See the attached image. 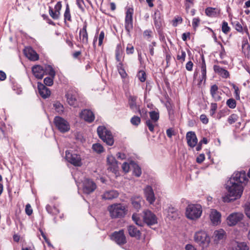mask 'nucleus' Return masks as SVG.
Segmentation results:
<instances>
[{
  "mask_svg": "<svg viewBox=\"0 0 250 250\" xmlns=\"http://www.w3.org/2000/svg\"><path fill=\"white\" fill-rule=\"evenodd\" d=\"M217 108V105L216 103H212L210 105V115L213 116L215 113Z\"/></svg>",
  "mask_w": 250,
  "mask_h": 250,
  "instance_id": "50",
  "label": "nucleus"
},
{
  "mask_svg": "<svg viewBox=\"0 0 250 250\" xmlns=\"http://www.w3.org/2000/svg\"><path fill=\"white\" fill-rule=\"evenodd\" d=\"M77 4L79 8L82 11H84V8L83 5H84V3L83 0H76Z\"/></svg>",
  "mask_w": 250,
  "mask_h": 250,
  "instance_id": "58",
  "label": "nucleus"
},
{
  "mask_svg": "<svg viewBox=\"0 0 250 250\" xmlns=\"http://www.w3.org/2000/svg\"><path fill=\"white\" fill-rule=\"evenodd\" d=\"M87 23L84 22L83 28L79 32V38L83 44L87 45L88 43V33L87 32Z\"/></svg>",
  "mask_w": 250,
  "mask_h": 250,
  "instance_id": "17",
  "label": "nucleus"
},
{
  "mask_svg": "<svg viewBox=\"0 0 250 250\" xmlns=\"http://www.w3.org/2000/svg\"><path fill=\"white\" fill-rule=\"evenodd\" d=\"M24 53L26 57L30 60L35 61L39 59L37 53L30 47H25L24 49Z\"/></svg>",
  "mask_w": 250,
  "mask_h": 250,
  "instance_id": "20",
  "label": "nucleus"
},
{
  "mask_svg": "<svg viewBox=\"0 0 250 250\" xmlns=\"http://www.w3.org/2000/svg\"><path fill=\"white\" fill-rule=\"evenodd\" d=\"M127 230L129 235L132 237L140 239L141 233L134 226L130 225L127 227Z\"/></svg>",
  "mask_w": 250,
  "mask_h": 250,
  "instance_id": "28",
  "label": "nucleus"
},
{
  "mask_svg": "<svg viewBox=\"0 0 250 250\" xmlns=\"http://www.w3.org/2000/svg\"><path fill=\"white\" fill-rule=\"evenodd\" d=\"M49 14L50 16L54 20H57L59 18L60 12L54 11L51 7H49Z\"/></svg>",
  "mask_w": 250,
  "mask_h": 250,
  "instance_id": "44",
  "label": "nucleus"
},
{
  "mask_svg": "<svg viewBox=\"0 0 250 250\" xmlns=\"http://www.w3.org/2000/svg\"><path fill=\"white\" fill-rule=\"evenodd\" d=\"M143 221L148 226L156 224L158 219L155 214L149 210H145L143 211Z\"/></svg>",
  "mask_w": 250,
  "mask_h": 250,
  "instance_id": "8",
  "label": "nucleus"
},
{
  "mask_svg": "<svg viewBox=\"0 0 250 250\" xmlns=\"http://www.w3.org/2000/svg\"><path fill=\"white\" fill-rule=\"evenodd\" d=\"M111 238V239L120 245H124L126 243V237L123 229L113 233Z\"/></svg>",
  "mask_w": 250,
  "mask_h": 250,
  "instance_id": "13",
  "label": "nucleus"
},
{
  "mask_svg": "<svg viewBox=\"0 0 250 250\" xmlns=\"http://www.w3.org/2000/svg\"><path fill=\"white\" fill-rule=\"evenodd\" d=\"M186 139L188 145L191 147H194L197 145L198 140L194 132H188L186 135Z\"/></svg>",
  "mask_w": 250,
  "mask_h": 250,
  "instance_id": "18",
  "label": "nucleus"
},
{
  "mask_svg": "<svg viewBox=\"0 0 250 250\" xmlns=\"http://www.w3.org/2000/svg\"><path fill=\"white\" fill-rule=\"evenodd\" d=\"M200 20L199 18H195L192 20V26L196 29L199 25Z\"/></svg>",
  "mask_w": 250,
  "mask_h": 250,
  "instance_id": "56",
  "label": "nucleus"
},
{
  "mask_svg": "<svg viewBox=\"0 0 250 250\" xmlns=\"http://www.w3.org/2000/svg\"><path fill=\"white\" fill-rule=\"evenodd\" d=\"M108 211L112 218L123 217L125 215V207L122 204H116L108 207Z\"/></svg>",
  "mask_w": 250,
  "mask_h": 250,
  "instance_id": "4",
  "label": "nucleus"
},
{
  "mask_svg": "<svg viewBox=\"0 0 250 250\" xmlns=\"http://www.w3.org/2000/svg\"><path fill=\"white\" fill-rule=\"evenodd\" d=\"M122 167L123 171L125 173H127L129 170L130 165L128 163L125 162L123 164Z\"/></svg>",
  "mask_w": 250,
  "mask_h": 250,
  "instance_id": "60",
  "label": "nucleus"
},
{
  "mask_svg": "<svg viewBox=\"0 0 250 250\" xmlns=\"http://www.w3.org/2000/svg\"><path fill=\"white\" fill-rule=\"evenodd\" d=\"M145 197L146 201L151 205L153 204L156 198L152 187L147 186L144 189Z\"/></svg>",
  "mask_w": 250,
  "mask_h": 250,
  "instance_id": "16",
  "label": "nucleus"
},
{
  "mask_svg": "<svg viewBox=\"0 0 250 250\" xmlns=\"http://www.w3.org/2000/svg\"><path fill=\"white\" fill-rule=\"evenodd\" d=\"M132 204L134 208L137 210L141 208V203L142 201V198L140 196H135L131 198Z\"/></svg>",
  "mask_w": 250,
  "mask_h": 250,
  "instance_id": "34",
  "label": "nucleus"
},
{
  "mask_svg": "<svg viewBox=\"0 0 250 250\" xmlns=\"http://www.w3.org/2000/svg\"><path fill=\"white\" fill-rule=\"evenodd\" d=\"M228 249V250H249V247L245 242L233 240L229 243Z\"/></svg>",
  "mask_w": 250,
  "mask_h": 250,
  "instance_id": "12",
  "label": "nucleus"
},
{
  "mask_svg": "<svg viewBox=\"0 0 250 250\" xmlns=\"http://www.w3.org/2000/svg\"><path fill=\"white\" fill-rule=\"evenodd\" d=\"M107 163L108 165V169L112 172L117 174L118 172L119 167L118 163L115 157L111 155H108L107 157Z\"/></svg>",
  "mask_w": 250,
  "mask_h": 250,
  "instance_id": "15",
  "label": "nucleus"
},
{
  "mask_svg": "<svg viewBox=\"0 0 250 250\" xmlns=\"http://www.w3.org/2000/svg\"><path fill=\"white\" fill-rule=\"evenodd\" d=\"M133 167V174L137 177H139L142 174V170L140 167L135 163L130 164Z\"/></svg>",
  "mask_w": 250,
  "mask_h": 250,
  "instance_id": "36",
  "label": "nucleus"
},
{
  "mask_svg": "<svg viewBox=\"0 0 250 250\" xmlns=\"http://www.w3.org/2000/svg\"><path fill=\"white\" fill-rule=\"evenodd\" d=\"M67 101L68 104L71 106L77 105V94L72 91H69L66 94Z\"/></svg>",
  "mask_w": 250,
  "mask_h": 250,
  "instance_id": "22",
  "label": "nucleus"
},
{
  "mask_svg": "<svg viewBox=\"0 0 250 250\" xmlns=\"http://www.w3.org/2000/svg\"><path fill=\"white\" fill-rule=\"evenodd\" d=\"M226 232L223 229H219L214 231L213 236L215 241L223 240L225 236Z\"/></svg>",
  "mask_w": 250,
  "mask_h": 250,
  "instance_id": "32",
  "label": "nucleus"
},
{
  "mask_svg": "<svg viewBox=\"0 0 250 250\" xmlns=\"http://www.w3.org/2000/svg\"><path fill=\"white\" fill-rule=\"evenodd\" d=\"M53 78L46 77L44 79V83L47 86H51L53 83Z\"/></svg>",
  "mask_w": 250,
  "mask_h": 250,
  "instance_id": "55",
  "label": "nucleus"
},
{
  "mask_svg": "<svg viewBox=\"0 0 250 250\" xmlns=\"http://www.w3.org/2000/svg\"><path fill=\"white\" fill-rule=\"evenodd\" d=\"M222 30L225 34H227L229 31L230 28L228 26L227 22L225 21H224L223 22L222 26Z\"/></svg>",
  "mask_w": 250,
  "mask_h": 250,
  "instance_id": "49",
  "label": "nucleus"
},
{
  "mask_svg": "<svg viewBox=\"0 0 250 250\" xmlns=\"http://www.w3.org/2000/svg\"><path fill=\"white\" fill-rule=\"evenodd\" d=\"M97 133L99 137L107 145L112 146L114 143V140L111 132L108 130L104 126H99L97 128Z\"/></svg>",
  "mask_w": 250,
  "mask_h": 250,
  "instance_id": "5",
  "label": "nucleus"
},
{
  "mask_svg": "<svg viewBox=\"0 0 250 250\" xmlns=\"http://www.w3.org/2000/svg\"><path fill=\"white\" fill-rule=\"evenodd\" d=\"M96 188V184L89 179H85L83 181V190L85 194H89L93 192Z\"/></svg>",
  "mask_w": 250,
  "mask_h": 250,
  "instance_id": "11",
  "label": "nucleus"
},
{
  "mask_svg": "<svg viewBox=\"0 0 250 250\" xmlns=\"http://www.w3.org/2000/svg\"><path fill=\"white\" fill-rule=\"evenodd\" d=\"M245 211L247 216L250 218V203L245 204Z\"/></svg>",
  "mask_w": 250,
  "mask_h": 250,
  "instance_id": "57",
  "label": "nucleus"
},
{
  "mask_svg": "<svg viewBox=\"0 0 250 250\" xmlns=\"http://www.w3.org/2000/svg\"><path fill=\"white\" fill-rule=\"evenodd\" d=\"M123 49L121 44H118L116 48L115 55L116 59L118 62L121 61L122 58L123 57Z\"/></svg>",
  "mask_w": 250,
  "mask_h": 250,
  "instance_id": "33",
  "label": "nucleus"
},
{
  "mask_svg": "<svg viewBox=\"0 0 250 250\" xmlns=\"http://www.w3.org/2000/svg\"><path fill=\"white\" fill-rule=\"evenodd\" d=\"M194 240L203 249L207 248L210 242V238L206 231L200 230L194 235Z\"/></svg>",
  "mask_w": 250,
  "mask_h": 250,
  "instance_id": "3",
  "label": "nucleus"
},
{
  "mask_svg": "<svg viewBox=\"0 0 250 250\" xmlns=\"http://www.w3.org/2000/svg\"><path fill=\"white\" fill-rule=\"evenodd\" d=\"M104 38V33L103 31H101L100 33L98 41H99V45L101 46L103 44V40Z\"/></svg>",
  "mask_w": 250,
  "mask_h": 250,
  "instance_id": "59",
  "label": "nucleus"
},
{
  "mask_svg": "<svg viewBox=\"0 0 250 250\" xmlns=\"http://www.w3.org/2000/svg\"><path fill=\"white\" fill-rule=\"evenodd\" d=\"M149 116L151 121H153L154 123L158 122L159 119V114L158 112L155 111H152L149 112Z\"/></svg>",
  "mask_w": 250,
  "mask_h": 250,
  "instance_id": "38",
  "label": "nucleus"
},
{
  "mask_svg": "<svg viewBox=\"0 0 250 250\" xmlns=\"http://www.w3.org/2000/svg\"><path fill=\"white\" fill-rule=\"evenodd\" d=\"M210 93L212 98L215 101H219L221 100V92L219 91V88L216 84L211 85L210 89Z\"/></svg>",
  "mask_w": 250,
  "mask_h": 250,
  "instance_id": "26",
  "label": "nucleus"
},
{
  "mask_svg": "<svg viewBox=\"0 0 250 250\" xmlns=\"http://www.w3.org/2000/svg\"><path fill=\"white\" fill-rule=\"evenodd\" d=\"M32 71L34 76L38 79H42L45 73L43 67L39 65L33 66Z\"/></svg>",
  "mask_w": 250,
  "mask_h": 250,
  "instance_id": "23",
  "label": "nucleus"
},
{
  "mask_svg": "<svg viewBox=\"0 0 250 250\" xmlns=\"http://www.w3.org/2000/svg\"><path fill=\"white\" fill-rule=\"evenodd\" d=\"M25 212L28 215H30L33 212L32 209L30 204H28L25 207Z\"/></svg>",
  "mask_w": 250,
  "mask_h": 250,
  "instance_id": "61",
  "label": "nucleus"
},
{
  "mask_svg": "<svg viewBox=\"0 0 250 250\" xmlns=\"http://www.w3.org/2000/svg\"><path fill=\"white\" fill-rule=\"evenodd\" d=\"M247 179L244 171L234 172L227 182L228 194L223 198L224 201L229 202L240 198L243 192L244 183Z\"/></svg>",
  "mask_w": 250,
  "mask_h": 250,
  "instance_id": "1",
  "label": "nucleus"
},
{
  "mask_svg": "<svg viewBox=\"0 0 250 250\" xmlns=\"http://www.w3.org/2000/svg\"><path fill=\"white\" fill-rule=\"evenodd\" d=\"M119 195L118 192L115 190H107L105 191L102 195V198L104 200H112L117 198Z\"/></svg>",
  "mask_w": 250,
  "mask_h": 250,
  "instance_id": "27",
  "label": "nucleus"
},
{
  "mask_svg": "<svg viewBox=\"0 0 250 250\" xmlns=\"http://www.w3.org/2000/svg\"><path fill=\"white\" fill-rule=\"evenodd\" d=\"M146 124L148 127L149 131L152 132H154V127L158 126V124L157 122L154 123L153 121H151L150 120H147L146 121Z\"/></svg>",
  "mask_w": 250,
  "mask_h": 250,
  "instance_id": "37",
  "label": "nucleus"
},
{
  "mask_svg": "<svg viewBox=\"0 0 250 250\" xmlns=\"http://www.w3.org/2000/svg\"><path fill=\"white\" fill-rule=\"evenodd\" d=\"M134 51V47L131 44L128 43L127 45L126 48V53L127 54H132L133 53Z\"/></svg>",
  "mask_w": 250,
  "mask_h": 250,
  "instance_id": "54",
  "label": "nucleus"
},
{
  "mask_svg": "<svg viewBox=\"0 0 250 250\" xmlns=\"http://www.w3.org/2000/svg\"><path fill=\"white\" fill-rule=\"evenodd\" d=\"M213 69L215 72L218 73L223 78H227L229 76V72L218 65H214Z\"/></svg>",
  "mask_w": 250,
  "mask_h": 250,
  "instance_id": "31",
  "label": "nucleus"
},
{
  "mask_svg": "<svg viewBox=\"0 0 250 250\" xmlns=\"http://www.w3.org/2000/svg\"><path fill=\"white\" fill-rule=\"evenodd\" d=\"M54 123L56 127L61 132H66L70 129V125L68 122L61 117H55Z\"/></svg>",
  "mask_w": 250,
  "mask_h": 250,
  "instance_id": "6",
  "label": "nucleus"
},
{
  "mask_svg": "<svg viewBox=\"0 0 250 250\" xmlns=\"http://www.w3.org/2000/svg\"><path fill=\"white\" fill-rule=\"evenodd\" d=\"M202 211V208L200 205L190 204L186 208V216L189 219L195 220L201 217Z\"/></svg>",
  "mask_w": 250,
  "mask_h": 250,
  "instance_id": "2",
  "label": "nucleus"
},
{
  "mask_svg": "<svg viewBox=\"0 0 250 250\" xmlns=\"http://www.w3.org/2000/svg\"><path fill=\"white\" fill-rule=\"evenodd\" d=\"M193 66V62L191 61H188L186 63V69L188 71H191L192 70Z\"/></svg>",
  "mask_w": 250,
  "mask_h": 250,
  "instance_id": "64",
  "label": "nucleus"
},
{
  "mask_svg": "<svg viewBox=\"0 0 250 250\" xmlns=\"http://www.w3.org/2000/svg\"><path fill=\"white\" fill-rule=\"evenodd\" d=\"M80 116L85 121L91 123L94 120V115L93 112L88 109H84L80 113Z\"/></svg>",
  "mask_w": 250,
  "mask_h": 250,
  "instance_id": "21",
  "label": "nucleus"
},
{
  "mask_svg": "<svg viewBox=\"0 0 250 250\" xmlns=\"http://www.w3.org/2000/svg\"><path fill=\"white\" fill-rule=\"evenodd\" d=\"M138 77L141 82H144L146 80V74L144 71L140 70L138 73Z\"/></svg>",
  "mask_w": 250,
  "mask_h": 250,
  "instance_id": "48",
  "label": "nucleus"
},
{
  "mask_svg": "<svg viewBox=\"0 0 250 250\" xmlns=\"http://www.w3.org/2000/svg\"><path fill=\"white\" fill-rule=\"evenodd\" d=\"M133 9L131 8L127 9L125 18V29L129 33L133 29Z\"/></svg>",
  "mask_w": 250,
  "mask_h": 250,
  "instance_id": "10",
  "label": "nucleus"
},
{
  "mask_svg": "<svg viewBox=\"0 0 250 250\" xmlns=\"http://www.w3.org/2000/svg\"><path fill=\"white\" fill-rule=\"evenodd\" d=\"M154 23L157 29H160L163 25V19L161 16V13L158 10H156L153 15Z\"/></svg>",
  "mask_w": 250,
  "mask_h": 250,
  "instance_id": "19",
  "label": "nucleus"
},
{
  "mask_svg": "<svg viewBox=\"0 0 250 250\" xmlns=\"http://www.w3.org/2000/svg\"><path fill=\"white\" fill-rule=\"evenodd\" d=\"M119 62V63L117 65V68H118L119 73L122 78H125L127 74H126L125 69L123 67V64H122L121 61Z\"/></svg>",
  "mask_w": 250,
  "mask_h": 250,
  "instance_id": "43",
  "label": "nucleus"
},
{
  "mask_svg": "<svg viewBox=\"0 0 250 250\" xmlns=\"http://www.w3.org/2000/svg\"><path fill=\"white\" fill-rule=\"evenodd\" d=\"M199 67L201 73V76L200 77V82H202L203 81H205L206 79L207 70L205 60L204 57L202 58V61L200 63Z\"/></svg>",
  "mask_w": 250,
  "mask_h": 250,
  "instance_id": "29",
  "label": "nucleus"
},
{
  "mask_svg": "<svg viewBox=\"0 0 250 250\" xmlns=\"http://www.w3.org/2000/svg\"><path fill=\"white\" fill-rule=\"evenodd\" d=\"M209 217L211 224L213 226H217L221 222V214L215 209H211L209 211Z\"/></svg>",
  "mask_w": 250,
  "mask_h": 250,
  "instance_id": "14",
  "label": "nucleus"
},
{
  "mask_svg": "<svg viewBox=\"0 0 250 250\" xmlns=\"http://www.w3.org/2000/svg\"><path fill=\"white\" fill-rule=\"evenodd\" d=\"M200 119L201 122L204 124H207L208 122V120L205 114H202L200 117Z\"/></svg>",
  "mask_w": 250,
  "mask_h": 250,
  "instance_id": "62",
  "label": "nucleus"
},
{
  "mask_svg": "<svg viewBox=\"0 0 250 250\" xmlns=\"http://www.w3.org/2000/svg\"><path fill=\"white\" fill-rule=\"evenodd\" d=\"M205 157L204 154H200L196 158V162L198 163H202L205 160Z\"/></svg>",
  "mask_w": 250,
  "mask_h": 250,
  "instance_id": "63",
  "label": "nucleus"
},
{
  "mask_svg": "<svg viewBox=\"0 0 250 250\" xmlns=\"http://www.w3.org/2000/svg\"><path fill=\"white\" fill-rule=\"evenodd\" d=\"M233 88L234 90V94H235V97L237 100L240 99V91L239 89L238 86L235 85V84H232Z\"/></svg>",
  "mask_w": 250,
  "mask_h": 250,
  "instance_id": "53",
  "label": "nucleus"
},
{
  "mask_svg": "<svg viewBox=\"0 0 250 250\" xmlns=\"http://www.w3.org/2000/svg\"><path fill=\"white\" fill-rule=\"evenodd\" d=\"M131 123L134 125H138L141 123V119L140 117L134 116L130 120Z\"/></svg>",
  "mask_w": 250,
  "mask_h": 250,
  "instance_id": "47",
  "label": "nucleus"
},
{
  "mask_svg": "<svg viewBox=\"0 0 250 250\" xmlns=\"http://www.w3.org/2000/svg\"><path fill=\"white\" fill-rule=\"evenodd\" d=\"M227 105L230 108L233 109L236 107V103L235 100L232 98L228 99L226 102Z\"/></svg>",
  "mask_w": 250,
  "mask_h": 250,
  "instance_id": "46",
  "label": "nucleus"
},
{
  "mask_svg": "<svg viewBox=\"0 0 250 250\" xmlns=\"http://www.w3.org/2000/svg\"><path fill=\"white\" fill-rule=\"evenodd\" d=\"M186 56V54L185 51L182 50L181 52V54H178L177 59V60L181 61L182 62H183L185 61Z\"/></svg>",
  "mask_w": 250,
  "mask_h": 250,
  "instance_id": "52",
  "label": "nucleus"
},
{
  "mask_svg": "<svg viewBox=\"0 0 250 250\" xmlns=\"http://www.w3.org/2000/svg\"><path fill=\"white\" fill-rule=\"evenodd\" d=\"M92 149L98 153H101L104 151L103 146L99 143L94 144L92 145Z\"/></svg>",
  "mask_w": 250,
  "mask_h": 250,
  "instance_id": "40",
  "label": "nucleus"
},
{
  "mask_svg": "<svg viewBox=\"0 0 250 250\" xmlns=\"http://www.w3.org/2000/svg\"><path fill=\"white\" fill-rule=\"evenodd\" d=\"M136 98L134 96H130L129 98V104L130 108L134 111L138 110L139 112L140 111L138 109V107L136 103Z\"/></svg>",
  "mask_w": 250,
  "mask_h": 250,
  "instance_id": "35",
  "label": "nucleus"
},
{
  "mask_svg": "<svg viewBox=\"0 0 250 250\" xmlns=\"http://www.w3.org/2000/svg\"><path fill=\"white\" fill-rule=\"evenodd\" d=\"M244 215L241 212H233L227 218V223L229 226H233L243 219Z\"/></svg>",
  "mask_w": 250,
  "mask_h": 250,
  "instance_id": "9",
  "label": "nucleus"
},
{
  "mask_svg": "<svg viewBox=\"0 0 250 250\" xmlns=\"http://www.w3.org/2000/svg\"><path fill=\"white\" fill-rule=\"evenodd\" d=\"M237 120V115L235 114H232L229 116L228 119V122L229 124H232L235 123Z\"/></svg>",
  "mask_w": 250,
  "mask_h": 250,
  "instance_id": "51",
  "label": "nucleus"
},
{
  "mask_svg": "<svg viewBox=\"0 0 250 250\" xmlns=\"http://www.w3.org/2000/svg\"><path fill=\"white\" fill-rule=\"evenodd\" d=\"M54 107L56 111L59 113H62L63 111V106L60 103L57 102L54 104Z\"/></svg>",
  "mask_w": 250,
  "mask_h": 250,
  "instance_id": "45",
  "label": "nucleus"
},
{
  "mask_svg": "<svg viewBox=\"0 0 250 250\" xmlns=\"http://www.w3.org/2000/svg\"><path fill=\"white\" fill-rule=\"evenodd\" d=\"M221 10L218 8H213L211 7H207L205 9L206 15L211 18L217 17L220 16Z\"/></svg>",
  "mask_w": 250,
  "mask_h": 250,
  "instance_id": "24",
  "label": "nucleus"
},
{
  "mask_svg": "<svg viewBox=\"0 0 250 250\" xmlns=\"http://www.w3.org/2000/svg\"><path fill=\"white\" fill-rule=\"evenodd\" d=\"M65 158L68 162L75 167H81L83 165L82 158L78 154H72L68 151H66Z\"/></svg>",
  "mask_w": 250,
  "mask_h": 250,
  "instance_id": "7",
  "label": "nucleus"
},
{
  "mask_svg": "<svg viewBox=\"0 0 250 250\" xmlns=\"http://www.w3.org/2000/svg\"><path fill=\"white\" fill-rule=\"evenodd\" d=\"M39 92L43 98H46L50 95L49 89L41 83H38Z\"/></svg>",
  "mask_w": 250,
  "mask_h": 250,
  "instance_id": "25",
  "label": "nucleus"
},
{
  "mask_svg": "<svg viewBox=\"0 0 250 250\" xmlns=\"http://www.w3.org/2000/svg\"><path fill=\"white\" fill-rule=\"evenodd\" d=\"M179 215V212L175 208L169 207L167 209V217L172 220H175L178 217Z\"/></svg>",
  "mask_w": 250,
  "mask_h": 250,
  "instance_id": "30",
  "label": "nucleus"
},
{
  "mask_svg": "<svg viewBox=\"0 0 250 250\" xmlns=\"http://www.w3.org/2000/svg\"><path fill=\"white\" fill-rule=\"evenodd\" d=\"M132 219L137 225L139 226H143L144 222L141 220L138 214H133L132 216Z\"/></svg>",
  "mask_w": 250,
  "mask_h": 250,
  "instance_id": "39",
  "label": "nucleus"
},
{
  "mask_svg": "<svg viewBox=\"0 0 250 250\" xmlns=\"http://www.w3.org/2000/svg\"><path fill=\"white\" fill-rule=\"evenodd\" d=\"M64 21H71V16L70 14V8L68 4L66 5V9L64 13Z\"/></svg>",
  "mask_w": 250,
  "mask_h": 250,
  "instance_id": "41",
  "label": "nucleus"
},
{
  "mask_svg": "<svg viewBox=\"0 0 250 250\" xmlns=\"http://www.w3.org/2000/svg\"><path fill=\"white\" fill-rule=\"evenodd\" d=\"M45 73L49 75L51 77L54 78L55 76V72L53 68L50 65H47L45 68Z\"/></svg>",
  "mask_w": 250,
  "mask_h": 250,
  "instance_id": "42",
  "label": "nucleus"
}]
</instances>
